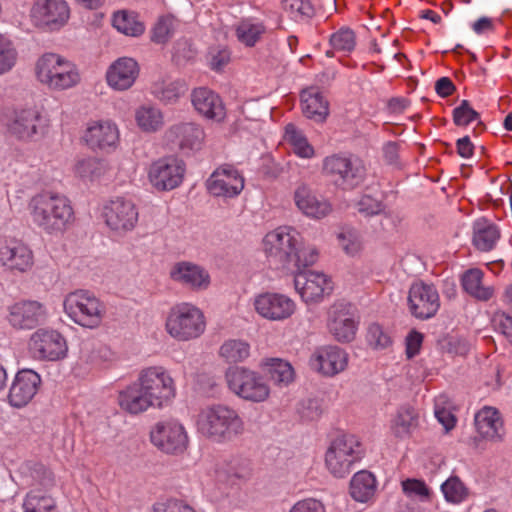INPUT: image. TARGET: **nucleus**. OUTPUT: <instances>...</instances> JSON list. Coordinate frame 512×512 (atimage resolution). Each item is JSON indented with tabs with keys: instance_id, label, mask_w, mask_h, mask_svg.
Listing matches in <instances>:
<instances>
[{
	"instance_id": "2",
	"label": "nucleus",
	"mask_w": 512,
	"mask_h": 512,
	"mask_svg": "<svg viewBox=\"0 0 512 512\" xmlns=\"http://www.w3.org/2000/svg\"><path fill=\"white\" fill-rule=\"evenodd\" d=\"M263 247L268 258L289 270L307 268L318 258L317 250L303 246L300 233L290 226H280L267 233Z\"/></svg>"
},
{
	"instance_id": "5",
	"label": "nucleus",
	"mask_w": 512,
	"mask_h": 512,
	"mask_svg": "<svg viewBox=\"0 0 512 512\" xmlns=\"http://www.w3.org/2000/svg\"><path fill=\"white\" fill-rule=\"evenodd\" d=\"M36 77L52 90H66L80 82L77 66L56 53H45L36 62Z\"/></svg>"
},
{
	"instance_id": "7",
	"label": "nucleus",
	"mask_w": 512,
	"mask_h": 512,
	"mask_svg": "<svg viewBox=\"0 0 512 512\" xmlns=\"http://www.w3.org/2000/svg\"><path fill=\"white\" fill-rule=\"evenodd\" d=\"M364 454L363 446L357 436L344 434L335 438L325 454V465L336 478H344L350 474L355 463Z\"/></svg>"
},
{
	"instance_id": "34",
	"label": "nucleus",
	"mask_w": 512,
	"mask_h": 512,
	"mask_svg": "<svg viewBox=\"0 0 512 512\" xmlns=\"http://www.w3.org/2000/svg\"><path fill=\"white\" fill-rule=\"evenodd\" d=\"M301 107L303 114L317 123L324 122L329 115L328 101L317 88L302 91Z\"/></svg>"
},
{
	"instance_id": "38",
	"label": "nucleus",
	"mask_w": 512,
	"mask_h": 512,
	"mask_svg": "<svg viewBox=\"0 0 512 512\" xmlns=\"http://www.w3.org/2000/svg\"><path fill=\"white\" fill-rule=\"evenodd\" d=\"M483 277L484 273L481 269H469L463 274L461 284L464 291L472 297L481 301H488L492 298L494 290L492 287L482 284Z\"/></svg>"
},
{
	"instance_id": "24",
	"label": "nucleus",
	"mask_w": 512,
	"mask_h": 512,
	"mask_svg": "<svg viewBox=\"0 0 512 512\" xmlns=\"http://www.w3.org/2000/svg\"><path fill=\"white\" fill-rule=\"evenodd\" d=\"M40 385L41 377L34 370L18 371L9 389L8 403L15 408L27 406L37 394Z\"/></svg>"
},
{
	"instance_id": "23",
	"label": "nucleus",
	"mask_w": 512,
	"mask_h": 512,
	"mask_svg": "<svg viewBox=\"0 0 512 512\" xmlns=\"http://www.w3.org/2000/svg\"><path fill=\"white\" fill-rule=\"evenodd\" d=\"M44 306L35 300H21L7 307L8 324L16 330H30L44 319Z\"/></svg>"
},
{
	"instance_id": "14",
	"label": "nucleus",
	"mask_w": 512,
	"mask_h": 512,
	"mask_svg": "<svg viewBox=\"0 0 512 512\" xmlns=\"http://www.w3.org/2000/svg\"><path fill=\"white\" fill-rule=\"evenodd\" d=\"M294 286L306 304L319 303L333 291L331 278L322 272L294 269Z\"/></svg>"
},
{
	"instance_id": "33",
	"label": "nucleus",
	"mask_w": 512,
	"mask_h": 512,
	"mask_svg": "<svg viewBox=\"0 0 512 512\" xmlns=\"http://www.w3.org/2000/svg\"><path fill=\"white\" fill-rule=\"evenodd\" d=\"M44 119L35 109H23L16 112L15 118L9 126L12 134L19 139H29L42 128Z\"/></svg>"
},
{
	"instance_id": "11",
	"label": "nucleus",
	"mask_w": 512,
	"mask_h": 512,
	"mask_svg": "<svg viewBox=\"0 0 512 512\" xmlns=\"http://www.w3.org/2000/svg\"><path fill=\"white\" fill-rule=\"evenodd\" d=\"M30 356L38 361H59L68 352L65 337L54 329L39 328L28 340Z\"/></svg>"
},
{
	"instance_id": "8",
	"label": "nucleus",
	"mask_w": 512,
	"mask_h": 512,
	"mask_svg": "<svg viewBox=\"0 0 512 512\" xmlns=\"http://www.w3.org/2000/svg\"><path fill=\"white\" fill-rule=\"evenodd\" d=\"M64 311L76 324L86 328L98 327L106 313L105 304L88 290H76L64 299Z\"/></svg>"
},
{
	"instance_id": "4",
	"label": "nucleus",
	"mask_w": 512,
	"mask_h": 512,
	"mask_svg": "<svg viewBox=\"0 0 512 512\" xmlns=\"http://www.w3.org/2000/svg\"><path fill=\"white\" fill-rule=\"evenodd\" d=\"M197 429L204 437L222 443L240 435L244 430V423L236 410L218 404L207 407L198 414Z\"/></svg>"
},
{
	"instance_id": "27",
	"label": "nucleus",
	"mask_w": 512,
	"mask_h": 512,
	"mask_svg": "<svg viewBox=\"0 0 512 512\" xmlns=\"http://www.w3.org/2000/svg\"><path fill=\"white\" fill-rule=\"evenodd\" d=\"M164 138L169 144L186 152L199 150L204 142L205 133L195 123H178L166 130Z\"/></svg>"
},
{
	"instance_id": "53",
	"label": "nucleus",
	"mask_w": 512,
	"mask_h": 512,
	"mask_svg": "<svg viewBox=\"0 0 512 512\" xmlns=\"http://www.w3.org/2000/svg\"><path fill=\"white\" fill-rule=\"evenodd\" d=\"M173 23V18L161 17L152 30L151 40L157 44L167 42L173 35Z\"/></svg>"
},
{
	"instance_id": "28",
	"label": "nucleus",
	"mask_w": 512,
	"mask_h": 512,
	"mask_svg": "<svg viewBox=\"0 0 512 512\" xmlns=\"http://www.w3.org/2000/svg\"><path fill=\"white\" fill-rule=\"evenodd\" d=\"M140 67L136 60L130 57H120L106 71V81L110 88L125 91L131 88L139 76Z\"/></svg>"
},
{
	"instance_id": "31",
	"label": "nucleus",
	"mask_w": 512,
	"mask_h": 512,
	"mask_svg": "<svg viewBox=\"0 0 512 512\" xmlns=\"http://www.w3.org/2000/svg\"><path fill=\"white\" fill-rule=\"evenodd\" d=\"M294 202L297 208L306 216L321 219L327 216L331 210V204L322 198H318L307 185H300L294 192Z\"/></svg>"
},
{
	"instance_id": "22",
	"label": "nucleus",
	"mask_w": 512,
	"mask_h": 512,
	"mask_svg": "<svg viewBox=\"0 0 512 512\" xmlns=\"http://www.w3.org/2000/svg\"><path fill=\"white\" fill-rule=\"evenodd\" d=\"M244 182V177L234 166L224 164L210 175L206 186L214 196L233 198L244 189Z\"/></svg>"
},
{
	"instance_id": "13",
	"label": "nucleus",
	"mask_w": 512,
	"mask_h": 512,
	"mask_svg": "<svg viewBox=\"0 0 512 512\" xmlns=\"http://www.w3.org/2000/svg\"><path fill=\"white\" fill-rule=\"evenodd\" d=\"M102 216L110 230L124 234L136 227L139 211L131 199L116 197L104 205Z\"/></svg>"
},
{
	"instance_id": "35",
	"label": "nucleus",
	"mask_w": 512,
	"mask_h": 512,
	"mask_svg": "<svg viewBox=\"0 0 512 512\" xmlns=\"http://www.w3.org/2000/svg\"><path fill=\"white\" fill-rule=\"evenodd\" d=\"M501 237L500 228L487 219H478L473 224L472 243L481 252L493 250Z\"/></svg>"
},
{
	"instance_id": "58",
	"label": "nucleus",
	"mask_w": 512,
	"mask_h": 512,
	"mask_svg": "<svg viewBox=\"0 0 512 512\" xmlns=\"http://www.w3.org/2000/svg\"><path fill=\"white\" fill-rule=\"evenodd\" d=\"M288 512H326L324 503L315 498L297 501Z\"/></svg>"
},
{
	"instance_id": "15",
	"label": "nucleus",
	"mask_w": 512,
	"mask_h": 512,
	"mask_svg": "<svg viewBox=\"0 0 512 512\" xmlns=\"http://www.w3.org/2000/svg\"><path fill=\"white\" fill-rule=\"evenodd\" d=\"M358 323L355 308L350 303L335 302L328 310L327 328L338 342L354 340Z\"/></svg>"
},
{
	"instance_id": "60",
	"label": "nucleus",
	"mask_w": 512,
	"mask_h": 512,
	"mask_svg": "<svg viewBox=\"0 0 512 512\" xmlns=\"http://www.w3.org/2000/svg\"><path fill=\"white\" fill-rule=\"evenodd\" d=\"M98 160L93 157H86L77 160L74 166V172L81 178H87L94 174L98 166Z\"/></svg>"
},
{
	"instance_id": "55",
	"label": "nucleus",
	"mask_w": 512,
	"mask_h": 512,
	"mask_svg": "<svg viewBox=\"0 0 512 512\" xmlns=\"http://www.w3.org/2000/svg\"><path fill=\"white\" fill-rule=\"evenodd\" d=\"M32 477L35 484L47 491L55 485L54 473L42 464H35L32 470Z\"/></svg>"
},
{
	"instance_id": "20",
	"label": "nucleus",
	"mask_w": 512,
	"mask_h": 512,
	"mask_svg": "<svg viewBox=\"0 0 512 512\" xmlns=\"http://www.w3.org/2000/svg\"><path fill=\"white\" fill-rule=\"evenodd\" d=\"M0 264L11 272H27L34 264L33 252L21 240L0 238Z\"/></svg>"
},
{
	"instance_id": "47",
	"label": "nucleus",
	"mask_w": 512,
	"mask_h": 512,
	"mask_svg": "<svg viewBox=\"0 0 512 512\" xmlns=\"http://www.w3.org/2000/svg\"><path fill=\"white\" fill-rule=\"evenodd\" d=\"M283 8L297 22L306 21L315 14V9L309 0H282Z\"/></svg>"
},
{
	"instance_id": "51",
	"label": "nucleus",
	"mask_w": 512,
	"mask_h": 512,
	"mask_svg": "<svg viewBox=\"0 0 512 512\" xmlns=\"http://www.w3.org/2000/svg\"><path fill=\"white\" fill-rule=\"evenodd\" d=\"M17 59V52L13 43L0 34V74L12 69Z\"/></svg>"
},
{
	"instance_id": "19",
	"label": "nucleus",
	"mask_w": 512,
	"mask_h": 512,
	"mask_svg": "<svg viewBox=\"0 0 512 512\" xmlns=\"http://www.w3.org/2000/svg\"><path fill=\"white\" fill-rule=\"evenodd\" d=\"M256 313L269 321H285L296 311V303L289 296L278 292H263L254 297Z\"/></svg>"
},
{
	"instance_id": "9",
	"label": "nucleus",
	"mask_w": 512,
	"mask_h": 512,
	"mask_svg": "<svg viewBox=\"0 0 512 512\" xmlns=\"http://www.w3.org/2000/svg\"><path fill=\"white\" fill-rule=\"evenodd\" d=\"M323 173L340 183L344 188L353 189L366 178L367 168L363 159L351 153H334L324 158Z\"/></svg>"
},
{
	"instance_id": "16",
	"label": "nucleus",
	"mask_w": 512,
	"mask_h": 512,
	"mask_svg": "<svg viewBox=\"0 0 512 512\" xmlns=\"http://www.w3.org/2000/svg\"><path fill=\"white\" fill-rule=\"evenodd\" d=\"M150 440L167 454L183 453L188 446V436L181 423L175 420L160 421L150 432Z\"/></svg>"
},
{
	"instance_id": "57",
	"label": "nucleus",
	"mask_w": 512,
	"mask_h": 512,
	"mask_svg": "<svg viewBox=\"0 0 512 512\" xmlns=\"http://www.w3.org/2000/svg\"><path fill=\"white\" fill-rule=\"evenodd\" d=\"M402 490L407 496H418L421 499H428L430 489L423 480L406 479L402 481Z\"/></svg>"
},
{
	"instance_id": "45",
	"label": "nucleus",
	"mask_w": 512,
	"mask_h": 512,
	"mask_svg": "<svg viewBox=\"0 0 512 512\" xmlns=\"http://www.w3.org/2000/svg\"><path fill=\"white\" fill-rule=\"evenodd\" d=\"M219 354L228 363L242 362L250 354V345L243 340L230 339L221 345Z\"/></svg>"
},
{
	"instance_id": "32",
	"label": "nucleus",
	"mask_w": 512,
	"mask_h": 512,
	"mask_svg": "<svg viewBox=\"0 0 512 512\" xmlns=\"http://www.w3.org/2000/svg\"><path fill=\"white\" fill-rule=\"evenodd\" d=\"M220 481L239 485L249 481L253 475L252 461L244 456H232L217 472Z\"/></svg>"
},
{
	"instance_id": "49",
	"label": "nucleus",
	"mask_w": 512,
	"mask_h": 512,
	"mask_svg": "<svg viewBox=\"0 0 512 512\" xmlns=\"http://www.w3.org/2000/svg\"><path fill=\"white\" fill-rule=\"evenodd\" d=\"M183 84L178 81L155 83L152 87V94L162 102H175L183 91Z\"/></svg>"
},
{
	"instance_id": "36",
	"label": "nucleus",
	"mask_w": 512,
	"mask_h": 512,
	"mask_svg": "<svg viewBox=\"0 0 512 512\" xmlns=\"http://www.w3.org/2000/svg\"><path fill=\"white\" fill-rule=\"evenodd\" d=\"M22 510L23 512H59L56 499L40 488H33L26 493Z\"/></svg>"
},
{
	"instance_id": "46",
	"label": "nucleus",
	"mask_w": 512,
	"mask_h": 512,
	"mask_svg": "<svg viewBox=\"0 0 512 512\" xmlns=\"http://www.w3.org/2000/svg\"><path fill=\"white\" fill-rule=\"evenodd\" d=\"M441 491L447 502L459 504L468 497V488L458 476H450L442 485Z\"/></svg>"
},
{
	"instance_id": "48",
	"label": "nucleus",
	"mask_w": 512,
	"mask_h": 512,
	"mask_svg": "<svg viewBox=\"0 0 512 512\" xmlns=\"http://www.w3.org/2000/svg\"><path fill=\"white\" fill-rule=\"evenodd\" d=\"M267 365L270 366L269 374L275 384L287 386L293 381L294 370L288 362L281 359H271Z\"/></svg>"
},
{
	"instance_id": "61",
	"label": "nucleus",
	"mask_w": 512,
	"mask_h": 512,
	"mask_svg": "<svg viewBox=\"0 0 512 512\" xmlns=\"http://www.w3.org/2000/svg\"><path fill=\"white\" fill-rule=\"evenodd\" d=\"M423 343V335L416 331L412 330L408 333L405 344H406V356L408 359L415 357L419 354L421 346Z\"/></svg>"
},
{
	"instance_id": "40",
	"label": "nucleus",
	"mask_w": 512,
	"mask_h": 512,
	"mask_svg": "<svg viewBox=\"0 0 512 512\" xmlns=\"http://www.w3.org/2000/svg\"><path fill=\"white\" fill-rule=\"evenodd\" d=\"M135 122L142 132L155 133L164 126V115L153 105H142L135 110Z\"/></svg>"
},
{
	"instance_id": "41",
	"label": "nucleus",
	"mask_w": 512,
	"mask_h": 512,
	"mask_svg": "<svg viewBox=\"0 0 512 512\" xmlns=\"http://www.w3.org/2000/svg\"><path fill=\"white\" fill-rule=\"evenodd\" d=\"M266 33L263 22L254 18L242 19L235 27V35L246 47H254Z\"/></svg>"
},
{
	"instance_id": "62",
	"label": "nucleus",
	"mask_w": 512,
	"mask_h": 512,
	"mask_svg": "<svg viewBox=\"0 0 512 512\" xmlns=\"http://www.w3.org/2000/svg\"><path fill=\"white\" fill-rule=\"evenodd\" d=\"M495 322L501 333L512 343V316L506 313L498 314Z\"/></svg>"
},
{
	"instance_id": "30",
	"label": "nucleus",
	"mask_w": 512,
	"mask_h": 512,
	"mask_svg": "<svg viewBox=\"0 0 512 512\" xmlns=\"http://www.w3.org/2000/svg\"><path fill=\"white\" fill-rule=\"evenodd\" d=\"M170 277L193 290H205L210 284L209 273L203 267L188 261L175 263L170 270Z\"/></svg>"
},
{
	"instance_id": "26",
	"label": "nucleus",
	"mask_w": 512,
	"mask_h": 512,
	"mask_svg": "<svg viewBox=\"0 0 512 512\" xmlns=\"http://www.w3.org/2000/svg\"><path fill=\"white\" fill-rule=\"evenodd\" d=\"M475 429L478 435L489 442L504 440L506 430L500 411L492 406H484L474 416Z\"/></svg>"
},
{
	"instance_id": "43",
	"label": "nucleus",
	"mask_w": 512,
	"mask_h": 512,
	"mask_svg": "<svg viewBox=\"0 0 512 512\" xmlns=\"http://www.w3.org/2000/svg\"><path fill=\"white\" fill-rule=\"evenodd\" d=\"M329 44L332 49L326 51L328 57L334 56V52L349 54L356 47V34L352 29L342 27L330 35Z\"/></svg>"
},
{
	"instance_id": "52",
	"label": "nucleus",
	"mask_w": 512,
	"mask_h": 512,
	"mask_svg": "<svg viewBox=\"0 0 512 512\" xmlns=\"http://www.w3.org/2000/svg\"><path fill=\"white\" fill-rule=\"evenodd\" d=\"M480 119V114L472 108L468 100H462L453 110V122L456 126L466 127Z\"/></svg>"
},
{
	"instance_id": "12",
	"label": "nucleus",
	"mask_w": 512,
	"mask_h": 512,
	"mask_svg": "<svg viewBox=\"0 0 512 512\" xmlns=\"http://www.w3.org/2000/svg\"><path fill=\"white\" fill-rule=\"evenodd\" d=\"M186 172L183 160L176 156H165L153 161L147 170L151 186L159 191H171L179 187Z\"/></svg>"
},
{
	"instance_id": "39",
	"label": "nucleus",
	"mask_w": 512,
	"mask_h": 512,
	"mask_svg": "<svg viewBox=\"0 0 512 512\" xmlns=\"http://www.w3.org/2000/svg\"><path fill=\"white\" fill-rule=\"evenodd\" d=\"M376 491V479L366 470L355 473L350 481V495L358 502H367Z\"/></svg>"
},
{
	"instance_id": "59",
	"label": "nucleus",
	"mask_w": 512,
	"mask_h": 512,
	"mask_svg": "<svg viewBox=\"0 0 512 512\" xmlns=\"http://www.w3.org/2000/svg\"><path fill=\"white\" fill-rule=\"evenodd\" d=\"M382 210V203L370 195H363L358 202V211L365 216L379 214Z\"/></svg>"
},
{
	"instance_id": "56",
	"label": "nucleus",
	"mask_w": 512,
	"mask_h": 512,
	"mask_svg": "<svg viewBox=\"0 0 512 512\" xmlns=\"http://www.w3.org/2000/svg\"><path fill=\"white\" fill-rule=\"evenodd\" d=\"M367 340L374 348L381 349L388 347L392 342L390 336L377 323L368 327Z\"/></svg>"
},
{
	"instance_id": "10",
	"label": "nucleus",
	"mask_w": 512,
	"mask_h": 512,
	"mask_svg": "<svg viewBox=\"0 0 512 512\" xmlns=\"http://www.w3.org/2000/svg\"><path fill=\"white\" fill-rule=\"evenodd\" d=\"M226 379L229 389L246 401L264 402L270 395L269 385L256 371L235 367L227 372Z\"/></svg>"
},
{
	"instance_id": "18",
	"label": "nucleus",
	"mask_w": 512,
	"mask_h": 512,
	"mask_svg": "<svg viewBox=\"0 0 512 512\" xmlns=\"http://www.w3.org/2000/svg\"><path fill=\"white\" fill-rule=\"evenodd\" d=\"M82 139L92 151L111 152L119 145L120 131L112 120H91L87 123Z\"/></svg>"
},
{
	"instance_id": "21",
	"label": "nucleus",
	"mask_w": 512,
	"mask_h": 512,
	"mask_svg": "<svg viewBox=\"0 0 512 512\" xmlns=\"http://www.w3.org/2000/svg\"><path fill=\"white\" fill-rule=\"evenodd\" d=\"M70 9L65 0H36L30 10V17L38 27L56 29L69 19Z\"/></svg>"
},
{
	"instance_id": "63",
	"label": "nucleus",
	"mask_w": 512,
	"mask_h": 512,
	"mask_svg": "<svg viewBox=\"0 0 512 512\" xmlns=\"http://www.w3.org/2000/svg\"><path fill=\"white\" fill-rule=\"evenodd\" d=\"M455 90L456 86L448 77H441L435 82V91L442 98L451 96Z\"/></svg>"
},
{
	"instance_id": "25",
	"label": "nucleus",
	"mask_w": 512,
	"mask_h": 512,
	"mask_svg": "<svg viewBox=\"0 0 512 512\" xmlns=\"http://www.w3.org/2000/svg\"><path fill=\"white\" fill-rule=\"evenodd\" d=\"M309 363L319 374L333 377L346 369L348 354L338 346H322L313 352Z\"/></svg>"
},
{
	"instance_id": "54",
	"label": "nucleus",
	"mask_w": 512,
	"mask_h": 512,
	"mask_svg": "<svg viewBox=\"0 0 512 512\" xmlns=\"http://www.w3.org/2000/svg\"><path fill=\"white\" fill-rule=\"evenodd\" d=\"M339 244L347 255L354 256L362 248L361 240L354 231H345L338 235Z\"/></svg>"
},
{
	"instance_id": "3",
	"label": "nucleus",
	"mask_w": 512,
	"mask_h": 512,
	"mask_svg": "<svg viewBox=\"0 0 512 512\" xmlns=\"http://www.w3.org/2000/svg\"><path fill=\"white\" fill-rule=\"evenodd\" d=\"M29 210L34 224L48 234H62L75 222L71 200L60 193L44 192L33 196Z\"/></svg>"
},
{
	"instance_id": "29",
	"label": "nucleus",
	"mask_w": 512,
	"mask_h": 512,
	"mask_svg": "<svg viewBox=\"0 0 512 512\" xmlns=\"http://www.w3.org/2000/svg\"><path fill=\"white\" fill-rule=\"evenodd\" d=\"M191 101L195 110L209 120L221 122L226 117V108L221 97L208 88L194 89Z\"/></svg>"
},
{
	"instance_id": "37",
	"label": "nucleus",
	"mask_w": 512,
	"mask_h": 512,
	"mask_svg": "<svg viewBox=\"0 0 512 512\" xmlns=\"http://www.w3.org/2000/svg\"><path fill=\"white\" fill-rule=\"evenodd\" d=\"M418 426V416L411 406H401L393 419L390 429L396 438L404 439L410 437L413 430Z\"/></svg>"
},
{
	"instance_id": "17",
	"label": "nucleus",
	"mask_w": 512,
	"mask_h": 512,
	"mask_svg": "<svg viewBox=\"0 0 512 512\" xmlns=\"http://www.w3.org/2000/svg\"><path fill=\"white\" fill-rule=\"evenodd\" d=\"M408 307L417 319L427 320L434 317L440 308L438 290L433 284L414 282L408 292Z\"/></svg>"
},
{
	"instance_id": "1",
	"label": "nucleus",
	"mask_w": 512,
	"mask_h": 512,
	"mask_svg": "<svg viewBox=\"0 0 512 512\" xmlns=\"http://www.w3.org/2000/svg\"><path fill=\"white\" fill-rule=\"evenodd\" d=\"M176 396V384L162 366H150L138 375L136 381L118 392L119 407L130 415H139L151 408L169 406Z\"/></svg>"
},
{
	"instance_id": "42",
	"label": "nucleus",
	"mask_w": 512,
	"mask_h": 512,
	"mask_svg": "<svg viewBox=\"0 0 512 512\" xmlns=\"http://www.w3.org/2000/svg\"><path fill=\"white\" fill-rule=\"evenodd\" d=\"M285 140L290 144L295 155L300 158L310 159L315 155L313 146L306 136L292 123L285 127Z\"/></svg>"
},
{
	"instance_id": "44",
	"label": "nucleus",
	"mask_w": 512,
	"mask_h": 512,
	"mask_svg": "<svg viewBox=\"0 0 512 512\" xmlns=\"http://www.w3.org/2000/svg\"><path fill=\"white\" fill-rule=\"evenodd\" d=\"M112 24L115 29L127 36L137 37L145 31L144 24L137 19V16L126 11L114 13Z\"/></svg>"
},
{
	"instance_id": "50",
	"label": "nucleus",
	"mask_w": 512,
	"mask_h": 512,
	"mask_svg": "<svg viewBox=\"0 0 512 512\" xmlns=\"http://www.w3.org/2000/svg\"><path fill=\"white\" fill-rule=\"evenodd\" d=\"M434 413L446 431H450L455 427L457 419L450 410V403H448L445 396L441 395L436 398Z\"/></svg>"
},
{
	"instance_id": "64",
	"label": "nucleus",
	"mask_w": 512,
	"mask_h": 512,
	"mask_svg": "<svg viewBox=\"0 0 512 512\" xmlns=\"http://www.w3.org/2000/svg\"><path fill=\"white\" fill-rule=\"evenodd\" d=\"M457 153L462 158H471L474 154V145L469 136H464L456 142Z\"/></svg>"
},
{
	"instance_id": "6",
	"label": "nucleus",
	"mask_w": 512,
	"mask_h": 512,
	"mask_svg": "<svg viewBox=\"0 0 512 512\" xmlns=\"http://www.w3.org/2000/svg\"><path fill=\"white\" fill-rule=\"evenodd\" d=\"M165 329L177 341L199 338L206 329V318L201 309L191 303L174 305L166 318Z\"/></svg>"
}]
</instances>
